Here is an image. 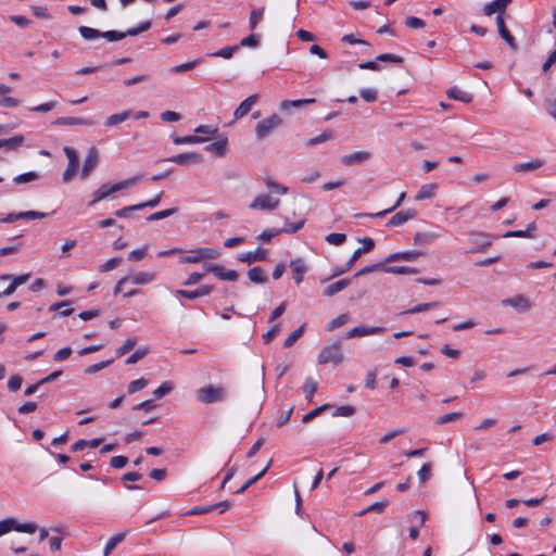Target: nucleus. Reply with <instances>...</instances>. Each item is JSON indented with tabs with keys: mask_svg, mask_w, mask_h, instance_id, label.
Here are the masks:
<instances>
[{
	"mask_svg": "<svg viewBox=\"0 0 556 556\" xmlns=\"http://www.w3.org/2000/svg\"><path fill=\"white\" fill-rule=\"evenodd\" d=\"M141 179V176H134L128 179L118 181L114 185L103 184L101 185L93 193L92 200L88 203V206H93L96 203L106 199L112 193L118 192L121 190L130 188Z\"/></svg>",
	"mask_w": 556,
	"mask_h": 556,
	"instance_id": "obj_1",
	"label": "nucleus"
},
{
	"mask_svg": "<svg viewBox=\"0 0 556 556\" xmlns=\"http://www.w3.org/2000/svg\"><path fill=\"white\" fill-rule=\"evenodd\" d=\"M226 396V389L220 386L208 384L197 390V400L203 404L223 402Z\"/></svg>",
	"mask_w": 556,
	"mask_h": 556,
	"instance_id": "obj_2",
	"label": "nucleus"
},
{
	"mask_svg": "<svg viewBox=\"0 0 556 556\" xmlns=\"http://www.w3.org/2000/svg\"><path fill=\"white\" fill-rule=\"evenodd\" d=\"M282 118L278 114L262 119L255 126V135L258 140H264L269 137L276 129L282 126Z\"/></svg>",
	"mask_w": 556,
	"mask_h": 556,
	"instance_id": "obj_3",
	"label": "nucleus"
},
{
	"mask_svg": "<svg viewBox=\"0 0 556 556\" xmlns=\"http://www.w3.org/2000/svg\"><path fill=\"white\" fill-rule=\"evenodd\" d=\"M342 362L343 353L340 341H336L329 345L324 346L318 355V363L321 365L331 363L337 366Z\"/></svg>",
	"mask_w": 556,
	"mask_h": 556,
	"instance_id": "obj_4",
	"label": "nucleus"
},
{
	"mask_svg": "<svg viewBox=\"0 0 556 556\" xmlns=\"http://www.w3.org/2000/svg\"><path fill=\"white\" fill-rule=\"evenodd\" d=\"M468 237L471 248L466 251L467 254L485 252L492 244V237L485 232L470 231Z\"/></svg>",
	"mask_w": 556,
	"mask_h": 556,
	"instance_id": "obj_5",
	"label": "nucleus"
},
{
	"mask_svg": "<svg viewBox=\"0 0 556 556\" xmlns=\"http://www.w3.org/2000/svg\"><path fill=\"white\" fill-rule=\"evenodd\" d=\"M63 151L68 160V164L62 175V180H63V182L67 184L73 179V177L78 172L79 160H78V155H77L76 151L73 148L65 147L63 149Z\"/></svg>",
	"mask_w": 556,
	"mask_h": 556,
	"instance_id": "obj_6",
	"label": "nucleus"
},
{
	"mask_svg": "<svg viewBox=\"0 0 556 556\" xmlns=\"http://www.w3.org/2000/svg\"><path fill=\"white\" fill-rule=\"evenodd\" d=\"M204 270L212 273L218 279L225 281H237L239 278V275L236 270L226 269L223 265L219 264L205 263Z\"/></svg>",
	"mask_w": 556,
	"mask_h": 556,
	"instance_id": "obj_7",
	"label": "nucleus"
},
{
	"mask_svg": "<svg viewBox=\"0 0 556 556\" xmlns=\"http://www.w3.org/2000/svg\"><path fill=\"white\" fill-rule=\"evenodd\" d=\"M279 199L273 198L268 194L257 195L250 204L252 210H275L279 206Z\"/></svg>",
	"mask_w": 556,
	"mask_h": 556,
	"instance_id": "obj_8",
	"label": "nucleus"
},
{
	"mask_svg": "<svg viewBox=\"0 0 556 556\" xmlns=\"http://www.w3.org/2000/svg\"><path fill=\"white\" fill-rule=\"evenodd\" d=\"M98 150L94 147L89 148L87 156L80 170L81 179H87L98 164Z\"/></svg>",
	"mask_w": 556,
	"mask_h": 556,
	"instance_id": "obj_9",
	"label": "nucleus"
},
{
	"mask_svg": "<svg viewBox=\"0 0 556 556\" xmlns=\"http://www.w3.org/2000/svg\"><path fill=\"white\" fill-rule=\"evenodd\" d=\"M166 162H173L177 165L184 166L189 164H198L202 161V155L197 152H187L174 155L165 160Z\"/></svg>",
	"mask_w": 556,
	"mask_h": 556,
	"instance_id": "obj_10",
	"label": "nucleus"
},
{
	"mask_svg": "<svg viewBox=\"0 0 556 556\" xmlns=\"http://www.w3.org/2000/svg\"><path fill=\"white\" fill-rule=\"evenodd\" d=\"M384 331L383 327H368V326H357L352 329H350L345 333L346 339L357 338V337H365L370 334H380Z\"/></svg>",
	"mask_w": 556,
	"mask_h": 556,
	"instance_id": "obj_11",
	"label": "nucleus"
},
{
	"mask_svg": "<svg viewBox=\"0 0 556 556\" xmlns=\"http://www.w3.org/2000/svg\"><path fill=\"white\" fill-rule=\"evenodd\" d=\"M502 305L503 306H511L515 309H517L519 313L527 312L531 307L530 301L528 300V298H526L522 294L504 299L502 301Z\"/></svg>",
	"mask_w": 556,
	"mask_h": 556,
	"instance_id": "obj_12",
	"label": "nucleus"
},
{
	"mask_svg": "<svg viewBox=\"0 0 556 556\" xmlns=\"http://www.w3.org/2000/svg\"><path fill=\"white\" fill-rule=\"evenodd\" d=\"M513 2V0H493L490 3H486L483 7V13L486 16H491L493 14H497L500 16H503L505 13L507 7Z\"/></svg>",
	"mask_w": 556,
	"mask_h": 556,
	"instance_id": "obj_13",
	"label": "nucleus"
},
{
	"mask_svg": "<svg viewBox=\"0 0 556 556\" xmlns=\"http://www.w3.org/2000/svg\"><path fill=\"white\" fill-rule=\"evenodd\" d=\"M258 96L257 94H251L245 100H243L239 106L233 112L235 121L241 119L244 117L252 108L257 103Z\"/></svg>",
	"mask_w": 556,
	"mask_h": 556,
	"instance_id": "obj_14",
	"label": "nucleus"
},
{
	"mask_svg": "<svg viewBox=\"0 0 556 556\" xmlns=\"http://www.w3.org/2000/svg\"><path fill=\"white\" fill-rule=\"evenodd\" d=\"M371 157V153L368 151H358L350 154H345L341 157V163L345 166L362 164Z\"/></svg>",
	"mask_w": 556,
	"mask_h": 556,
	"instance_id": "obj_15",
	"label": "nucleus"
},
{
	"mask_svg": "<svg viewBox=\"0 0 556 556\" xmlns=\"http://www.w3.org/2000/svg\"><path fill=\"white\" fill-rule=\"evenodd\" d=\"M267 253L264 249L257 248L255 251L242 252L238 255V260L242 263L252 264L258 261H265Z\"/></svg>",
	"mask_w": 556,
	"mask_h": 556,
	"instance_id": "obj_16",
	"label": "nucleus"
},
{
	"mask_svg": "<svg viewBox=\"0 0 556 556\" xmlns=\"http://www.w3.org/2000/svg\"><path fill=\"white\" fill-rule=\"evenodd\" d=\"M496 25H497L500 36L507 42V45L511 49H517L516 39L510 34V31L507 29L503 16H500V15L496 16Z\"/></svg>",
	"mask_w": 556,
	"mask_h": 556,
	"instance_id": "obj_17",
	"label": "nucleus"
},
{
	"mask_svg": "<svg viewBox=\"0 0 556 556\" xmlns=\"http://www.w3.org/2000/svg\"><path fill=\"white\" fill-rule=\"evenodd\" d=\"M290 268L293 273L296 285H300L304 279V274L307 271V266L303 258H295L290 262Z\"/></svg>",
	"mask_w": 556,
	"mask_h": 556,
	"instance_id": "obj_18",
	"label": "nucleus"
},
{
	"mask_svg": "<svg viewBox=\"0 0 556 556\" xmlns=\"http://www.w3.org/2000/svg\"><path fill=\"white\" fill-rule=\"evenodd\" d=\"M420 255H421V252L418 251V250H410V251H405V252H395V253L390 254L386 258L384 263H392V262H397V261L412 262V261H415Z\"/></svg>",
	"mask_w": 556,
	"mask_h": 556,
	"instance_id": "obj_19",
	"label": "nucleus"
},
{
	"mask_svg": "<svg viewBox=\"0 0 556 556\" xmlns=\"http://www.w3.org/2000/svg\"><path fill=\"white\" fill-rule=\"evenodd\" d=\"M214 290L213 286L203 285L195 290H178L177 293L188 300H194L200 296L208 295Z\"/></svg>",
	"mask_w": 556,
	"mask_h": 556,
	"instance_id": "obj_20",
	"label": "nucleus"
},
{
	"mask_svg": "<svg viewBox=\"0 0 556 556\" xmlns=\"http://www.w3.org/2000/svg\"><path fill=\"white\" fill-rule=\"evenodd\" d=\"M544 164H545L544 160L535 159L530 162L515 164L513 166V170L515 173L534 172V170L541 168Z\"/></svg>",
	"mask_w": 556,
	"mask_h": 556,
	"instance_id": "obj_21",
	"label": "nucleus"
},
{
	"mask_svg": "<svg viewBox=\"0 0 556 556\" xmlns=\"http://www.w3.org/2000/svg\"><path fill=\"white\" fill-rule=\"evenodd\" d=\"M416 215V211L413 208H408L405 211H400L389 220L388 225L390 226H401L407 220L414 218Z\"/></svg>",
	"mask_w": 556,
	"mask_h": 556,
	"instance_id": "obj_22",
	"label": "nucleus"
},
{
	"mask_svg": "<svg viewBox=\"0 0 556 556\" xmlns=\"http://www.w3.org/2000/svg\"><path fill=\"white\" fill-rule=\"evenodd\" d=\"M316 102V99H300V100H283L280 102V109L285 112H289L291 109H300L304 105L313 104Z\"/></svg>",
	"mask_w": 556,
	"mask_h": 556,
	"instance_id": "obj_23",
	"label": "nucleus"
},
{
	"mask_svg": "<svg viewBox=\"0 0 556 556\" xmlns=\"http://www.w3.org/2000/svg\"><path fill=\"white\" fill-rule=\"evenodd\" d=\"M53 124L58 125V126H76V125L90 126L93 124V122L90 119L80 118V117H59L53 122Z\"/></svg>",
	"mask_w": 556,
	"mask_h": 556,
	"instance_id": "obj_24",
	"label": "nucleus"
},
{
	"mask_svg": "<svg viewBox=\"0 0 556 556\" xmlns=\"http://www.w3.org/2000/svg\"><path fill=\"white\" fill-rule=\"evenodd\" d=\"M350 285H351L350 278H344V279L338 280L333 283H330L328 287L325 288L324 295L325 296H333L334 294L344 290Z\"/></svg>",
	"mask_w": 556,
	"mask_h": 556,
	"instance_id": "obj_25",
	"label": "nucleus"
},
{
	"mask_svg": "<svg viewBox=\"0 0 556 556\" xmlns=\"http://www.w3.org/2000/svg\"><path fill=\"white\" fill-rule=\"evenodd\" d=\"M538 229V226L534 222L530 223L527 229L523 230H509L504 233V238L511 237H526V238H534V231Z\"/></svg>",
	"mask_w": 556,
	"mask_h": 556,
	"instance_id": "obj_26",
	"label": "nucleus"
},
{
	"mask_svg": "<svg viewBox=\"0 0 556 556\" xmlns=\"http://www.w3.org/2000/svg\"><path fill=\"white\" fill-rule=\"evenodd\" d=\"M24 142V137L22 135H16L14 137L8 139H0V149H5L7 151H14L18 149Z\"/></svg>",
	"mask_w": 556,
	"mask_h": 556,
	"instance_id": "obj_27",
	"label": "nucleus"
},
{
	"mask_svg": "<svg viewBox=\"0 0 556 556\" xmlns=\"http://www.w3.org/2000/svg\"><path fill=\"white\" fill-rule=\"evenodd\" d=\"M446 93L450 99L458 100L465 103H469L472 101L471 93L464 91L456 86L450 88Z\"/></svg>",
	"mask_w": 556,
	"mask_h": 556,
	"instance_id": "obj_28",
	"label": "nucleus"
},
{
	"mask_svg": "<svg viewBox=\"0 0 556 556\" xmlns=\"http://www.w3.org/2000/svg\"><path fill=\"white\" fill-rule=\"evenodd\" d=\"M228 140L226 137L212 142L205 147V151L214 152L218 156H224L227 152Z\"/></svg>",
	"mask_w": 556,
	"mask_h": 556,
	"instance_id": "obj_29",
	"label": "nucleus"
},
{
	"mask_svg": "<svg viewBox=\"0 0 556 556\" xmlns=\"http://www.w3.org/2000/svg\"><path fill=\"white\" fill-rule=\"evenodd\" d=\"M440 238V235L432 231H420L414 236V243L419 245H426L431 243L433 240Z\"/></svg>",
	"mask_w": 556,
	"mask_h": 556,
	"instance_id": "obj_30",
	"label": "nucleus"
},
{
	"mask_svg": "<svg viewBox=\"0 0 556 556\" xmlns=\"http://www.w3.org/2000/svg\"><path fill=\"white\" fill-rule=\"evenodd\" d=\"M131 115H132V111H130V110L113 114L105 119L104 125L108 127L115 126L117 124H121V123L131 118Z\"/></svg>",
	"mask_w": 556,
	"mask_h": 556,
	"instance_id": "obj_31",
	"label": "nucleus"
},
{
	"mask_svg": "<svg viewBox=\"0 0 556 556\" xmlns=\"http://www.w3.org/2000/svg\"><path fill=\"white\" fill-rule=\"evenodd\" d=\"M249 279L254 283H266L268 281V277L265 274V270L255 266L248 271Z\"/></svg>",
	"mask_w": 556,
	"mask_h": 556,
	"instance_id": "obj_32",
	"label": "nucleus"
},
{
	"mask_svg": "<svg viewBox=\"0 0 556 556\" xmlns=\"http://www.w3.org/2000/svg\"><path fill=\"white\" fill-rule=\"evenodd\" d=\"M127 535V532H119L115 535H113L106 543L105 547H104V551H103V555L104 556H109L112 551L121 543L125 540Z\"/></svg>",
	"mask_w": 556,
	"mask_h": 556,
	"instance_id": "obj_33",
	"label": "nucleus"
},
{
	"mask_svg": "<svg viewBox=\"0 0 556 556\" xmlns=\"http://www.w3.org/2000/svg\"><path fill=\"white\" fill-rule=\"evenodd\" d=\"M191 254H200L202 258L215 260L220 256V251L215 248H199L190 251Z\"/></svg>",
	"mask_w": 556,
	"mask_h": 556,
	"instance_id": "obj_34",
	"label": "nucleus"
},
{
	"mask_svg": "<svg viewBox=\"0 0 556 556\" xmlns=\"http://www.w3.org/2000/svg\"><path fill=\"white\" fill-rule=\"evenodd\" d=\"M437 189H438V186L435 184L424 185L419 189L415 199L418 201L430 199L435 194Z\"/></svg>",
	"mask_w": 556,
	"mask_h": 556,
	"instance_id": "obj_35",
	"label": "nucleus"
},
{
	"mask_svg": "<svg viewBox=\"0 0 556 556\" xmlns=\"http://www.w3.org/2000/svg\"><path fill=\"white\" fill-rule=\"evenodd\" d=\"M462 417H463V413L462 412L447 413V414L439 416L434 420V425L435 426H443V425H446L448 422L457 421V420L462 419Z\"/></svg>",
	"mask_w": 556,
	"mask_h": 556,
	"instance_id": "obj_36",
	"label": "nucleus"
},
{
	"mask_svg": "<svg viewBox=\"0 0 556 556\" xmlns=\"http://www.w3.org/2000/svg\"><path fill=\"white\" fill-rule=\"evenodd\" d=\"M155 279V275L149 271H139L132 276L134 285H147Z\"/></svg>",
	"mask_w": 556,
	"mask_h": 556,
	"instance_id": "obj_37",
	"label": "nucleus"
},
{
	"mask_svg": "<svg viewBox=\"0 0 556 556\" xmlns=\"http://www.w3.org/2000/svg\"><path fill=\"white\" fill-rule=\"evenodd\" d=\"M40 175L37 172H27L21 175H17L13 178V182L16 185L28 184L35 180H38Z\"/></svg>",
	"mask_w": 556,
	"mask_h": 556,
	"instance_id": "obj_38",
	"label": "nucleus"
},
{
	"mask_svg": "<svg viewBox=\"0 0 556 556\" xmlns=\"http://www.w3.org/2000/svg\"><path fill=\"white\" fill-rule=\"evenodd\" d=\"M350 320V315L349 314H341L339 315L338 317H336L334 319H332L331 321H329L326 326V330L327 331H332L337 328H340L342 326H344L346 323H349Z\"/></svg>",
	"mask_w": 556,
	"mask_h": 556,
	"instance_id": "obj_39",
	"label": "nucleus"
},
{
	"mask_svg": "<svg viewBox=\"0 0 556 556\" xmlns=\"http://www.w3.org/2000/svg\"><path fill=\"white\" fill-rule=\"evenodd\" d=\"M78 31H79L80 36L86 40L97 39V38H100L102 35V31L91 28V27H88V26L78 27Z\"/></svg>",
	"mask_w": 556,
	"mask_h": 556,
	"instance_id": "obj_40",
	"label": "nucleus"
},
{
	"mask_svg": "<svg viewBox=\"0 0 556 556\" xmlns=\"http://www.w3.org/2000/svg\"><path fill=\"white\" fill-rule=\"evenodd\" d=\"M137 338L132 337V338H128L123 345H121L118 349H116L115 351V355L116 357H122L123 355H125L126 353L130 352L137 344Z\"/></svg>",
	"mask_w": 556,
	"mask_h": 556,
	"instance_id": "obj_41",
	"label": "nucleus"
},
{
	"mask_svg": "<svg viewBox=\"0 0 556 556\" xmlns=\"http://www.w3.org/2000/svg\"><path fill=\"white\" fill-rule=\"evenodd\" d=\"M419 270L409 266H387L386 273L397 274V275H413Z\"/></svg>",
	"mask_w": 556,
	"mask_h": 556,
	"instance_id": "obj_42",
	"label": "nucleus"
},
{
	"mask_svg": "<svg viewBox=\"0 0 556 556\" xmlns=\"http://www.w3.org/2000/svg\"><path fill=\"white\" fill-rule=\"evenodd\" d=\"M405 195H406V193L402 192L400 194V197H397V201L395 202V204L392 207L388 208V210H383V211L375 213V214H357L356 217H363V216L382 217V216L387 215L388 213L392 212L393 210H395L397 206H400L402 201L405 199Z\"/></svg>",
	"mask_w": 556,
	"mask_h": 556,
	"instance_id": "obj_43",
	"label": "nucleus"
},
{
	"mask_svg": "<svg viewBox=\"0 0 556 556\" xmlns=\"http://www.w3.org/2000/svg\"><path fill=\"white\" fill-rule=\"evenodd\" d=\"M317 387H318V383L315 380H313L312 378H307L303 386V393H304L305 399L311 401L317 391Z\"/></svg>",
	"mask_w": 556,
	"mask_h": 556,
	"instance_id": "obj_44",
	"label": "nucleus"
},
{
	"mask_svg": "<svg viewBox=\"0 0 556 556\" xmlns=\"http://www.w3.org/2000/svg\"><path fill=\"white\" fill-rule=\"evenodd\" d=\"M271 464V459L268 462L266 467L261 470L256 476L249 479L240 489L236 491L237 494L243 493L248 488H250L252 484H254L258 479H261L268 470L269 466Z\"/></svg>",
	"mask_w": 556,
	"mask_h": 556,
	"instance_id": "obj_45",
	"label": "nucleus"
},
{
	"mask_svg": "<svg viewBox=\"0 0 556 556\" xmlns=\"http://www.w3.org/2000/svg\"><path fill=\"white\" fill-rule=\"evenodd\" d=\"M265 185L271 193L286 194L288 192L286 186L276 182L269 177L265 179Z\"/></svg>",
	"mask_w": 556,
	"mask_h": 556,
	"instance_id": "obj_46",
	"label": "nucleus"
},
{
	"mask_svg": "<svg viewBox=\"0 0 556 556\" xmlns=\"http://www.w3.org/2000/svg\"><path fill=\"white\" fill-rule=\"evenodd\" d=\"M240 49V46H227L222 48L220 50L211 54V56H218L224 59L232 58L233 53H236Z\"/></svg>",
	"mask_w": 556,
	"mask_h": 556,
	"instance_id": "obj_47",
	"label": "nucleus"
},
{
	"mask_svg": "<svg viewBox=\"0 0 556 556\" xmlns=\"http://www.w3.org/2000/svg\"><path fill=\"white\" fill-rule=\"evenodd\" d=\"M304 332V325L299 327L298 329L293 330L285 340L283 346L285 348H291L303 334Z\"/></svg>",
	"mask_w": 556,
	"mask_h": 556,
	"instance_id": "obj_48",
	"label": "nucleus"
},
{
	"mask_svg": "<svg viewBox=\"0 0 556 556\" xmlns=\"http://www.w3.org/2000/svg\"><path fill=\"white\" fill-rule=\"evenodd\" d=\"M206 139L203 137H199L195 135L184 136V137H174L173 142L175 144H185V143H200L204 142Z\"/></svg>",
	"mask_w": 556,
	"mask_h": 556,
	"instance_id": "obj_49",
	"label": "nucleus"
},
{
	"mask_svg": "<svg viewBox=\"0 0 556 556\" xmlns=\"http://www.w3.org/2000/svg\"><path fill=\"white\" fill-rule=\"evenodd\" d=\"M388 505H389L388 501H386V500L384 501H380V502L371 504L367 508H365L362 511H359L357 515L358 516H364V515H366L367 513H370V511L382 513L387 508Z\"/></svg>",
	"mask_w": 556,
	"mask_h": 556,
	"instance_id": "obj_50",
	"label": "nucleus"
},
{
	"mask_svg": "<svg viewBox=\"0 0 556 556\" xmlns=\"http://www.w3.org/2000/svg\"><path fill=\"white\" fill-rule=\"evenodd\" d=\"M386 268H387L386 263L371 264V265L365 266L364 268L358 270L354 275V277L364 276V275H367V274H370V273H374V271H378V270L386 271Z\"/></svg>",
	"mask_w": 556,
	"mask_h": 556,
	"instance_id": "obj_51",
	"label": "nucleus"
},
{
	"mask_svg": "<svg viewBox=\"0 0 556 556\" xmlns=\"http://www.w3.org/2000/svg\"><path fill=\"white\" fill-rule=\"evenodd\" d=\"M129 36L127 31L108 30L102 31L101 38H105L108 41H118Z\"/></svg>",
	"mask_w": 556,
	"mask_h": 556,
	"instance_id": "obj_52",
	"label": "nucleus"
},
{
	"mask_svg": "<svg viewBox=\"0 0 556 556\" xmlns=\"http://www.w3.org/2000/svg\"><path fill=\"white\" fill-rule=\"evenodd\" d=\"M439 304L438 302H430V303H422V304H418L409 309H406L404 311L402 314H408V315H412V314H417V313H420V312H425V311H429L431 308H434L437 307Z\"/></svg>",
	"mask_w": 556,
	"mask_h": 556,
	"instance_id": "obj_53",
	"label": "nucleus"
},
{
	"mask_svg": "<svg viewBox=\"0 0 556 556\" xmlns=\"http://www.w3.org/2000/svg\"><path fill=\"white\" fill-rule=\"evenodd\" d=\"M264 12H265V9L264 8H260V9H256V10H253L250 14V21H249V26H250V29L251 30H254L258 24V22L263 18L264 16Z\"/></svg>",
	"mask_w": 556,
	"mask_h": 556,
	"instance_id": "obj_54",
	"label": "nucleus"
},
{
	"mask_svg": "<svg viewBox=\"0 0 556 556\" xmlns=\"http://www.w3.org/2000/svg\"><path fill=\"white\" fill-rule=\"evenodd\" d=\"M177 211H178V208L173 207V208H167L164 211L155 212V213L151 214L150 216H148L147 220L154 222V220L167 218V217L174 215L175 213H177Z\"/></svg>",
	"mask_w": 556,
	"mask_h": 556,
	"instance_id": "obj_55",
	"label": "nucleus"
},
{
	"mask_svg": "<svg viewBox=\"0 0 556 556\" xmlns=\"http://www.w3.org/2000/svg\"><path fill=\"white\" fill-rule=\"evenodd\" d=\"M331 405L329 404H324L321 406H318L314 409H312L311 412H308L306 415H304L303 419H302V422L304 424H307L311 420H313L315 417H317L318 415H320L324 410L330 408Z\"/></svg>",
	"mask_w": 556,
	"mask_h": 556,
	"instance_id": "obj_56",
	"label": "nucleus"
},
{
	"mask_svg": "<svg viewBox=\"0 0 556 556\" xmlns=\"http://www.w3.org/2000/svg\"><path fill=\"white\" fill-rule=\"evenodd\" d=\"M37 529H38V526L35 522L20 523L15 520L14 530L17 532H24V533L31 534V533H35Z\"/></svg>",
	"mask_w": 556,
	"mask_h": 556,
	"instance_id": "obj_57",
	"label": "nucleus"
},
{
	"mask_svg": "<svg viewBox=\"0 0 556 556\" xmlns=\"http://www.w3.org/2000/svg\"><path fill=\"white\" fill-rule=\"evenodd\" d=\"M200 63H201L200 60H194V61H191V62L182 63V64H179V65H176V66L172 67L170 72L172 73H184V72H187V71H190V70L194 68Z\"/></svg>",
	"mask_w": 556,
	"mask_h": 556,
	"instance_id": "obj_58",
	"label": "nucleus"
},
{
	"mask_svg": "<svg viewBox=\"0 0 556 556\" xmlns=\"http://www.w3.org/2000/svg\"><path fill=\"white\" fill-rule=\"evenodd\" d=\"M147 386L148 380L146 378H139L137 380H134L128 384V393L134 394L137 391L144 389Z\"/></svg>",
	"mask_w": 556,
	"mask_h": 556,
	"instance_id": "obj_59",
	"label": "nucleus"
},
{
	"mask_svg": "<svg viewBox=\"0 0 556 556\" xmlns=\"http://www.w3.org/2000/svg\"><path fill=\"white\" fill-rule=\"evenodd\" d=\"M15 528V518H5L0 521V536L9 533Z\"/></svg>",
	"mask_w": 556,
	"mask_h": 556,
	"instance_id": "obj_60",
	"label": "nucleus"
},
{
	"mask_svg": "<svg viewBox=\"0 0 556 556\" xmlns=\"http://www.w3.org/2000/svg\"><path fill=\"white\" fill-rule=\"evenodd\" d=\"M149 350L148 349H139L137 350L136 352H134L130 356H128L126 358V364L127 365H132V364H136L138 363L140 359H142L147 354H148Z\"/></svg>",
	"mask_w": 556,
	"mask_h": 556,
	"instance_id": "obj_61",
	"label": "nucleus"
},
{
	"mask_svg": "<svg viewBox=\"0 0 556 556\" xmlns=\"http://www.w3.org/2000/svg\"><path fill=\"white\" fill-rule=\"evenodd\" d=\"M173 390V384L170 382H164L162 383L157 389L153 391V395L156 399H162L163 396L170 393Z\"/></svg>",
	"mask_w": 556,
	"mask_h": 556,
	"instance_id": "obj_62",
	"label": "nucleus"
},
{
	"mask_svg": "<svg viewBox=\"0 0 556 556\" xmlns=\"http://www.w3.org/2000/svg\"><path fill=\"white\" fill-rule=\"evenodd\" d=\"M331 138H332V131L326 130V131L321 132L320 135L311 138L307 141V146H316V144L323 143Z\"/></svg>",
	"mask_w": 556,
	"mask_h": 556,
	"instance_id": "obj_63",
	"label": "nucleus"
},
{
	"mask_svg": "<svg viewBox=\"0 0 556 556\" xmlns=\"http://www.w3.org/2000/svg\"><path fill=\"white\" fill-rule=\"evenodd\" d=\"M346 240L344 233L332 232L326 236V241L333 245H340Z\"/></svg>",
	"mask_w": 556,
	"mask_h": 556,
	"instance_id": "obj_64",
	"label": "nucleus"
}]
</instances>
